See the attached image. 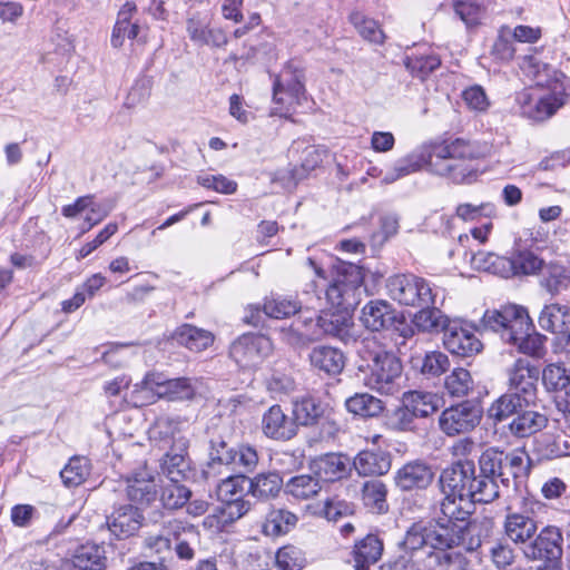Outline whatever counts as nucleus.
Instances as JSON below:
<instances>
[{
    "label": "nucleus",
    "mask_w": 570,
    "mask_h": 570,
    "mask_svg": "<svg viewBox=\"0 0 570 570\" xmlns=\"http://www.w3.org/2000/svg\"><path fill=\"white\" fill-rule=\"evenodd\" d=\"M301 309L296 299H288L282 296L266 299L263 305L264 315L271 318H286L295 315Z\"/></svg>",
    "instance_id": "nucleus-58"
},
{
    "label": "nucleus",
    "mask_w": 570,
    "mask_h": 570,
    "mask_svg": "<svg viewBox=\"0 0 570 570\" xmlns=\"http://www.w3.org/2000/svg\"><path fill=\"white\" fill-rule=\"evenodd\" d=\"M538 521L533 515L507 509L502 522L505 538L515 546L524 548L538 532Z\"/></svg>",
    "instance_id": "nucleus-22"
},
{
    "label": "nucleus",
    "mask_w": 570,
    "mask_h": 570,
    "mask_svg": "<svg viewBox=\"0 0 570 570\" xmlns=\"http://www.w3.org/2000/svg\"><path fill=\"white\" fill-rule=\"evenodd\" d=\"M298 517L285 508H273L265 517L262 531L268 537H279L291 532L297 524Z\"/></svg>",
    "instance_id": "nucleus-34"
},
{
    "label": "nucleus",
    "mask_w": 570,
    "mask_h": 570,
    "mask_svg": "<svg viewBox=\"0 0 570 570\" xmlns=\"http://www.w3.org/2000/svg\"><path fill=\"white\" fill-rule=\"evenodd\" d=\"M530 318L527 308L515 304L501 306L498 309H487L482 317L484 328L498 333L505 343L515 341V335L522 334V330Z\"/></svg>",
    "instance_id": "nucleus-12"
},
{
    "label": "nucleus",
    "mask_w": 570,
    "mask_h": 570,
    "mask_svg": "<svg viewBox=\"0 0 570 570\" xmlns=\"http://www.w3.org/2000/svg\"><path fill=\"white\" fill-rule=\"evenodd\" d=\"M89 473V460L85 456H73L61 470L60 476L66 487L75 488L83 483Z\"/></svg>",
    "instance_id": "nucleus-51"
},
{
    "label": "nucleus",
    "mask_w": 570,
    "mask_h": 570,
    "mask_svg": "<svg viewBox=\"0 0 570 570\" xmlns=\"http://www.w3.org/2000/svg\"><path fill=\"white\" fill-rule=\"evenodd\" d=\"M261 431L273 441L285 442L297 435L295 423L279 404L269 406L262 415Z\"/></svg>",
    "instance_id": "nucleus-21"
},
{
    "label": "nucleus",
    "mask_w": 570,
    "mask_h": 570,
    "mask_svg": "<svg viewBox=\"0 0 570 570\" xmlns=\"http://www.w3.org/2000/svg\"><path fill=\"white\" fill-rule=\"evenodd\" d=\"M168 379L163 373L150 372L145 377L134 385L130 394V402L134 406H140L149 399V393L164 396V389Z\"/></svg>",
    "instance_id": "nucleus-37"
},
{
    "label": "nucleus",
    "mask_w": 570,
    "mask_h": 570,
    "mask_svg": "<svg viewBox=\"0 0 570 570\" xmlns=\"http://www.w3.org/2000/svg\"><path fill=\"white\" fill-rule=\"evenodd\" d=\"M487 416L494 425L512 417L508 430L517 439L530 438L546 429L549 423L548 415L538 410V403L515 404L514 409H505L504 403H491Z\"/></svg>",
    "instance_id": "nucleus-6"
},
{
    "label": "nucleus",
    "mask_w": 570,
    "mask_h": 570,
    "mask_svg": "<svg viewBox=\"0 0 570 570\" xmlns=\"http://www.w3.org/2000/svg\"><path fill=\"white\" fill-rule=\"evenodd\" d=\"M208 461L203 470L204 476L220 473L223 466L239 468L240 471L252 473L255 471L259 456L256 448L243 443L234 446L232 435L227 426L212 428L207 430Z\"/></svg>",
    "instance_id": "nucleus-3"
},
{
    "label": "nucleus",
    "mask_w": 570,
    "mask_h": 570,
    "mask_svg": "<svg viewBox=\"0 0 570 570\" xmlns=\"http://www.w3.org/2000/svg\"><path fill=\"white\" fill-rule=\"evenodd\" d=\"M246 472L228 475L220 481L217 488L219 500L245 499L248 489V476Z\"/></svg>",
    "instance_id": "nucleus-52"
},
{
    "label": "nucleus",
    "mask_w": 570,
    "mask_h": 570,
    "mask_svg": "<svg viewBox=\"0 0 570 570\" xmlns=\"http://www.w3.org/2000/svg\"><path fill=\"white\" fill-rule=\"evenodd\" d=\"M320 483L321 480L315 474H299L285 483V491L296 499L307 500L320 492L322 489Z\"/></svg>",
    "instance_id": "nucleus-47"
},
{
    "label": "nucleus",
    "mask_w": 570,
    "mask_h": 570,
    "mask_svg": "<svg viewBox=\"0 0 570 570\" xmlns=\"http://www.w3.org/2000/svg\"><path fill=\"white\" fill-rule=\"evenodd\" d=\"M325 411L326 405L313 395H305L293 401L292 419L296 431L298 432V426L316 425L324 416Z\"/></svg>",
    "instance_id": "nucleus-27"
},
{
    "label": "nucleus",
    "mask_w": 570,
    "mask_h": 570,
    "mask_svg": "<svg viewBox=\"0 0 570 570\" xmlns=\"http://www.w3.org/2000/svg\"><path fill=\"white\" fill-rule=\"evenodd\" d=\"M471 264L478 271L488 272L503 278H509L513 271L508 257L484 250L473 254Z\"/></svg>",
    "instance_id": "nucleus-43"
},
{
    "label": "nucleus",
    "mask_w": 570,
    "mask_h": 570,
    "mask_svg": "<svg viewBox=\"0 0 570 570\" xmlns=\"http://www.w3.org/2000/svg\"><path fill=\"white\" fill-rule=\"evenodd\" d=\"M361 321L372 332L389 331L392 326V311L385 302L372 301L363 307Z\"/></svg>",
    "instance_id": "nucleus-38"
},
{
    "label": "nucleus",
    "mask_w": 570,
    "mask_h": 570,
    "mask_svg": "<svg viewBox=\"0 0 570 570\" xmlns=\"http://www.w3.org/2000/svg\"><path fill=\"white\" fill-rule=\"evenodd\" d=\"M381 337L385 338L381 334L375 335L367 344L370 354L367 360L371 362L368 385L381 394L390 395L392 394V354L389 343L382 342Z\"/></svg>",
    "instance_id": "nucleus-15"
},
{
    "label": "nucleus",
    "mask_w": 570,
    "mask_h": 570,
    "mask_svg": "<svg viewBox=\"0 0 570 570\" xmlns=\"http://www.w3.org/2000/svg\"><path fill=\"white\" fill-rule=\"evenodd\" d=\"M333 269L335 275L325 291L327 303L330 305L356 306L364 281L362 268L354 263L337 259Z\"/></svg>",
    "instance_id": "nucleus-11"
},
{
    "label": "nucleus",
    "mask_w": 570,
    "mask_h": 570,
    "mask_svg": "<svg viewBox=\"0 0 570 570\" xmlns=\"http://www.w3.org/2000/svg\"><path fill=\"white\" fill-rule=\"evenodd\" d=\"M433 479V471L430 465L421 460L404 464L399 469L394 481L402 490L424 489Z\"/></svg>",
    "instance_id": "nucleus-26"
},
{
    "label": "nucleus",
    "mask_w": 570,
    "mask_h": 570,
    "mask_svg": "<svg viewBox=\"0 0 570 570\" xmlns=\"http://www.w3.org/2000/svg\"><path fill=\"white\" fill-rule=\"evenodd\" d=\"M499 498V485L493 478L480 472H474L471 489L469 491L468 501L479 503H490Z\"/></svg>",
    "instance_id": "nucleus-44"
},
{
    "label": "nucleus",
    "mask_w": 570,
    "mask_h": 570,
    "mask_svg": "<svg viewBox=\"0 0 570 570\" xmlns=\"http://www.w3.org/2000/svg\"><path fill=\"white\" fill-rule=\"evenodd\" d=\"M222 507L219 508V515L223 523H232L240 518H243L246 513H248L252 509V503L247 499H234V500H220Z\"/></svg>",
    "instance_id": "nucleus-64"
},
{
    "label": "nucleus",
    "mask_w": 570,
    "mask_h": 570,
    "mask_svg": "<svg viewBox=\"0 0 570 570\" xmlns=\"http://www.w3.org/2000/svg\"><path fill=\"white\" fill-rule=\"evenodd\" d=\"M188 529L189 531L194 530L193 525H189L186 528L183 522L174 520L169 521L167 527L165 528L166 533L168 535H173L175 539V547L173 548L177 558L184 561H190L195 557V550L190 547V544L184 540H179V535L183 531H186Z\"/></svg>",
    "instance_id": "nucleus-61"
},
{
    "label": "nucleus",
    "mask_w": 570,
    "mask_h": 570,
    "mask_svg": "<svg viewBox=\"0 0 570 570\" xmlns=\"http://www.w3.org/2000/svg\"><path fill=\"white\" fill-rule=\"evenodd\" d=\"M512 265V273L510 277L520 275H535L540 271H543L546 264L542 258L535 255L531 250H515L510 257H508Z\"/></svg>",
    "instance_id": "nucleus-46"
},
{
    "label": "nucleus",
    "mask_w": 570,
    "mask_h": 570,
    "mask_svg": "<svg viewBox=\"0 0 570 570\" xmlns=\"http://www.w3.org/2000/svg\"><path fill=\"white\" fill-rule=\"evenodd\" d=\"M405 68L413 77L421 80L428 78L441 65V59L435 53H414L406 55L403 59Z\"/></svg>",
    "instance_id": "nucleus-45"
},
{
    "label": "nucleus",
    "mask_w": 570,
    "mask_h": 570,
    "mask_svg": "<svg viewBox=\"0 0 570 570\" xmlns=\"http://www.w3.org/2000/svg\"><path fill=\"white\" fill-rule=\"evenodd\" d=\"M515 49L513 39L509 28L503 27L500 29L497 39L494 40L490 55L498 61L508 62L513 59Z\"/></svg>",
    "instance_id": "nucleus-63"
},
{
    "label": "nucleus",
    "mask_w": 570,
    "mask_h": 570,
    "mask_svg": "<svg viewBox=\"0 0 570 570\" xmlns=\"http://www.w3.org/2000/svg\"><path fill=\"white\" fill-rule=\"evenodd\" d=\"M71 562L76 570H104L107 562L105 549L96 543L82 544L76 550Z\"/></svg>",
    "instance_id": "nucleus-39"
},
{
    "label": "nucleus",
    "mask_w": 570,
    "mask_h": 570,
    "mask_svg": "<svg viewBox=\"0 0 570 570\" xmlns=\"http://www.w3.org/2000/svg\"><path fill=\"white\" fill-rule=\"evenodd\" d=\"M173 340L189 351L200 352L213 344L214 335L212 332L195 325L183 324L174 331Z\"/></svg>",
    "instance_id": "nucleus-30"
},
{
    "label": "nucleus",
    "mask_w": 570,
    "mask_h": 570,
    "mask_svg": "<svg viewBox=\"0 0 570 570\" xmlns=\"http://www.w3.org/2000/svg\"><path fill=\"white\" fill-rule=\"evenodd\" d=\"M474 389V381L466 368L455 367L444 379V390L451 397H465Z\"/></svg>",
    "instance_id": "nucleus-48"
},
{
    "label": "nucleus",
    "mask_w": 570,
    "mask_h": 570,
    "mask_svg": "<svg viewBox=\"0 0 570 570\" xmlns=\"http://www.w3.org/2000/svg\"><path fill=\"white\" fill-rule=\"evenodd\" d=\"M470 508L466 499L445 495L431 520L435 528L433 538H439L448 548L476 551L490 538L493 523L487 518H472Z\"/></svg>",
    "instance_id": "nucleus-2"
},
{
    "label": "nucleus",
    "mask_w": 570,
    "mask_h": 570,
    "mask_svg": "<svg viewBox=\"0 0 570 570\" xmlns=\"http://www.w3.org/2000/svg\"><path fill=\"white\" fill-rule=\"evenodd\" d=\"M419 311L414 314H409L410 321H406L405 315L402 313L400 316L394 314V345L397 346V353L401 355L406 354L403 348L406 344L416 343L414 335L416 332L433 333L444 331L449 324V318L438 307V304H426L425 306H417Z\"/></svg>",
    "instance_id": "nucleus-5"
},
{
    "label": "nucleus",
    "mask_w": 570,
    "mask_h": 570,
    "mask_svg": "<svg viewBox=\"0 0 570 570\" xmlns=\"http://www.w3.org/2000/svg\"><path fill=\"white\" fill-rule=\"evenodd\" d=\"M523 558L529 562H541L535 570H561L563 556L562 530L552 524L544 525L530 542L521 548Z\"/></svg>",
    "instance_id": "nucleus-9"
},
{
    "label": "nucleus",
    "mask_w": 570,
    "mask_h": 570,
    "mask_svg": "<svg viewBox=\"0 0 570 570\" xmlns=\"http://www.w3.org/2000/svg\"><path fill=\"white\" fill-rule=\"evenodd\" d=\"M347 412L362 419L376 417L384 410L382 400L370 393H355L345 401Z\"/></svg>",
    "instance_id": "nucleus-42"
},
{
    "label": "nucleus",
    "mask_w": 570,
    "mask_h": 570,
    "mask_svg": "<svg viewBox=\"0 0 570 570\" xmlns=\"http://www.w3.org/2000/svg\"><path fill=\"white\" fill-rule=\"evenodd\" d=\"M324 309L316 320L305 318L303 322L306 331L302 333L307 340L316 341L322 336L340 338L344 343L354 342L356 336L352 332V313L355 306L331 305Z\"/></svg>",
    "instance_id": "nucleus-8"
},
{
    "label": "nucleus",
    "mask_w": 570,
    "mask_h": 570,
    "mask_svg": "<svg viewBox=\"0 0 570 570\" xmlns=\"http://www.w3.org/2000/svg\"><path fill=\"white\" fill-rule=\"evenodd\" d=\"M570 317L568 305L551 303L542 308L538 323L540 327L550 333H563L567 328V320Z\"/></svg>",
    "instance_id": "nucleus-41"
},
{
    "label": "nucleus",
    "mask_w": 570,
    "mask_h": 570,
    "mask_svg": "<svg viewBox=\"0 0 570 570\" xmlns=\"http://www.w3.org/2000/svg\"><path fill=\"white\" fill-rule=\"evenodd\" d=\"M476 468L471 460H459L445 468L440 475L441 490L445 495L463 498L468 500Z\"/></svg>",
    "instance_id": "nucleus-20"
},
{
    "label": "nucleus",
    "mask_w": 570,
    "mask_h": 570,
    "mask_svg": "<svg viewBox=\"0 0 570 570\" xmlns=\"http://www.w3.org/2000/svg\"><path fill=\"white\" fill-rule=\"evenodd\" d=\"M311 471L323 482H335L345 478L350 470V459L343 454L326 453L314 459Z\"/></svg>",
    "instance_id": "nucleus-25"
},
{
    "label": "nucleus",
    "mask_w": 570,
    "mask_h": 570,
    "mask_svg": "<svg viewBox=\"0 0 570 570\" xmlns=\"http://www.w3.org/2000/svg\"><path fill=\"white\" fill-rule=\"evenodd\" d=\"M509 390L495 399L492 403H504L505 409H514V405L537 404L539 368L527 358H518L507 371Z\"/></svg>",
    "instance_id": "nucleus-7"
},
{
    "label": "nucleus",
    "mask_w": 570,
    "mask_h": 570,
    "mask_svg": "<svg viewBox=\"0 0 570 570\" xmlns=\"http://www.w3.org/2000/svg\"><path fill=\"white\" fill-rule=\"evenodd\" d=\"M440 289L414 274L394 276V301L400 305L417 307L438 304Z\"/></svg>",
    "instance_id": "nucleus-13"
},
{
    "label": "nucleus",
    "mask_w": 570,
    "mask_h": 570,
    "mask_svg": "<svg viewBox=\"0 0 570 570\" xmlns=\"http://www.w3.org/2000/svg\"><path fill=\"white\" fill-rule=\"evenodd\" d=\"M305 69L297 59L288 60L273 85V100L279 107L272 115L286 116L289 107L305 98Z\"/></svg>",
    "instance_id": "nucleus-10"
},
{
    "label": "nucleus",
    "mask_w": 570,
    "mask_h": 570,
    "mask_svg": "<svg viewBox=\"0 0 570 570\" xmlns=\"http://www.w3.org/2000/svg\"><path fill=\"white\" fill-rule=\"evenodd\" d=\"M311 365L328 375L340 374L345 366L344 355L332 346H316L309 353Z\"/></svg>",
    "instance_id": "nucleus-32"
},
{
    "label": "nucleus",
    "mask_w": 570,
    "mask_h": 570,
    "mask_svg": "<svg viewBox=\"0 0 570 570\" xmlns=\"http://www.w3.org/2000/svg\"><path fill=\"white\" fill-rule=\"evenodd\" d=\"M433 530L435 528L431 521L428 524L415 523L406 531L404 540L400 542V547L411 551L417 550L423 546L432 549L448 548L439 538H433Z\"/></svg>",
    "instance_id": "nucleus-33"
},
{
    "label": "nucleus",
    "mask_w": 570,
    "mask_h": 570,
    "mask_svg": "<svg viewBox=\"0 0 570 570\" xmlns=\"http://www.w3.org/2000/svg\"><path fill=\"white\" fill-rule=\"evenodd\" d=\"M327 155V150L321 146H307L302 153V163L299 167L291 170L293 180L296 183L307 177L308 173L317 168Z\"/></svg>",
    "instance_id": "nucleus-50"
},
{
    "label": "nucleus",
    "mask_w": 570,
    "mask_h": 570,
    "mask_svg": "<svg viewBox=\"0 0 570 570\" xmlns=\"http://www.w3.org/2000/svg\"><path fill=\"white\" fill-rule=\"evenodd\" d=\"M459 548L435 549L432 554L436 570H468V558L458 550Z\"/></svg>",
    "instance_id": "nucleus-53"
},
{
    "label": "nucleus",
    "mask_w": 570,
    "mask_h": 570,
    "mask_svg": "<svg viewBox=\"0 0 570 570\" xmlns=\"http://www.w3.org/2000/svg\"><path fill=\"white\" fill-rule=\"evenodd\" d=\"M159 470L170 482L196 481L197 469L188 456V441L185 438L175 440L161 456Z\"/></svg>",
    "instance_id": "nucleus-16"
},
{
    "label": "nucleus",
    "mask_w": 570,
    "mask_h": 570,
    "mask_svg": "<svg viewBox=\"0 0 570 570\" xmlns=\"http://www.w3.org/2000/svg\"><path fill=\"white\" fill-rule=\"evenodd\" d=\"M547 336L538 333L534 330L531 317L528 320L522 334L515 335V341L509 344L517 347L518 352L540 358L546 353Z\"/></svg>",
    "instance_id": "nucleus-31"
},
{
    "label": "nucleus",
    "mask_w": 570,
    "mask_h": 570,
    "mask_svg": "<svg viewBox=\"0 0 570 570\" xmlns=\"http://www.w3.org/2000/svg\"><path fill=\"white\" fill-rule=\"evenodd\" d=\"M452 7L468 28L479 26L485 13V7L476 0H454Z\"/></svg>",
    "instance_id": "nucleus-55"
},
{
    "label": "nucleus",
    "mask_w": 570,
    "mask_h": 570,
    "mask_svg": "<svg viewBox=\"0 0 570 570\" xmlns=\"http://www.w3.org/2000/svg\"><path fill=\"white\" fill-rule=\"evenodd\" d=\"M145 517L139 507L131 503L114 505L110 514L106 517V525L118 540L134 537L142 527Z\"/></svg>",
    "instance_id": "nucleus-19"
},
{
    "label": "nucleus",
    "mask_w": 570,
    "mask_h": 570,
    "mask_svg": "<svg viewBox=\"0 0 570 570\" xmlns=\"http://www.w3.org/2000/svg\"><path fill=\"white\" fill-rule=\"evenodd\" d=\"M540 284L551 295L569 291L570 268L559 263L547 264L542 271Z\"/></svg>",
    "instance_id": "nucleus-40"
},
{
    "label": "nucleus",
    "mask_w": 570,
    "mask_h": 570,
    "mask_svg": "<svg viewBox=\"0 0 570 570\" xmlns=\"http://www.w3.org/2000/svg\"><path fill=\"white\" fill-rule=\"evenodd\" d=\"M443 345L452 355L471 357L483 348L474 330L462 321H449L443 334Z\"/></svg>",
    "instance_id": "nucleus-18"
},
{
    "label": "nucleus",
    "mask_w": 570,
    "mask_h": 570,
    "mask_svg": "<svg viewBox=\"0 0 570 570\" xmlns=\"http://www.w3.org/2000/svg\"><path fill=\"white\" fill-rule=\"evenodd\" d=\"M392 465L389 453L361 451L353 461V466L360 475L385 474Z\"/></svg>",
    "instance_id": "nucleus-36"
},
{
    "label": "nucleus",
    "mask_w": 570,
    "mask_h": 570,
    "mask_svg": "<svg viewBox=\"0 0 570 570\" xmlns=\"http://www.w3.org/2000/svg\"><path fill=\"white\" fill-rule=\"evenodd\" d=\"M190 495L191 491L187 487L180 482H171L163 488L158 498L165 509L177 510L188 502Z\"/></svg>",
    "instance_id": "nucleus-57"
},
{
    "label": "nucleus",
    "mask_w": 570,
    "mask_h": 570,
    "mask_svg": "<svg viewBox=\"0 0 570 570\" xmlns=\"http://www.w3.org/2000/svg\"><path fill=\"white\" fill-rule=\"evenodd\" d=\"M540 453L548 460L570 455V436L567 434H558L544 438Z\"/></svg>",
    "instance_id": "nucleus-62"
},
{
    "label": "nucleus",
    "mask_w": 570,
    "mask_h": 570,
    "mask_svg": "<svg viewBox=\"0 0 570 570\" xmlns=\"http://www.w3.org/2000/svg\"><path fill=\"white\" fill-rule=\"evenodd\" d=\"M511 543L507 538H501L490 544L488 557L498 570H509L508 568L514 564L518 554Z\"/></svg>",
    "instance_id": "nucleus-49"
},
{
    "label": "nucleus",
    "mask_w": 570,
    "mask_h": 570,
    "mask_svg": "<svg viewBox=\"0 0 570 570\" xmlns=\"http://www.w3.org/2000/svg\"><path fill=\"white\" fill-rule=\"evenodd\" d=\"M500 474L502 483L509 482L510 478L519 479L527 476L530 471V458L523 450H513L510 452L502 451V462Z\"/></svg>",
    "instance_id": "nucleus-35"
},
{
    "label": "nucleus",
    "mask_w": 570,
    "mask_h": 570,
    "mask_svg": "<svg viewBox=\"0 0 570 570\" xmlns=\"http://www.w3.org/2000/svg\"><path fill=\"white\" fill-rule=\"evenodd\" d=\"M275 559L278 570H302L306 564V558L302 549L292 544L279 548Z\"/></svg>",
    "instance_id": "nucleus-60"
},
{
    "label": "nucleus",
    "mask_w": 570,
    "mask_h": 570,
    "mask_svg": "<svg viewBox=\"0 0 570 570\" xmlns=\"http://www.w3.org/2000/svg\"><path fill=\"white\" fill-rule=\"evenodd\" d=\"M382 552L383 542L379 537L367 534L355 543L347 562L353 564L354 570H370L380 560Z\"/></svg>",
    "instance_id": "nucleus-28"
},
{
    "label": "nucleus",
    "mask_w": 570,
    "mask_h": 570,
    "mask_svg": "<svg viewBox=\"0 0 570 570\" xmlns=\"http://www.w3.org/2000/svg\"><path fill=\"white\" fill-rule=\"evenodd\" d=\"M284 485L283 478L277 471H266L248 476L247 494L266 501L278 495Z\"/></svg>",
    "instance_id": "nucleus-29"
},
{
    "label": "nucleus",
    "mask_w": 570,
    "mask_h": 570,
    "mask_svg": "<svg viewBox=\"0 0 570 570\" xmlns=\"http://www.w3.org/2000/svg\"><path fill=\"white\" fill-rule=\"evenodd\" d=\"M548 91L538 92L523 89L515 95V104L520 115L533 121H544L552 117L570 95V81L561 72H554L552 80L547 82Z\"/></svg>",
    "instance_id": "nucleus-4"
},
{
    "label": "nucleus",
    "mask_w": 570,
    "mask_h": 570,
    "mask_svg": "<svg viewBox=\"0 0 570 570\" xmlns=\"http://www.w3.org/2000/svg\"><path fill=\"white\" fill-rule=\"evenodd\" d=\"M483 409L472 401H463L452 405L439 415V428L448 436H456L470 433L480 423Z\"/></svg>",
    "instance_id": "nucleus-14"
},
{
    "label": "nucleus",
    "mask_w": 570,
    "mask_h": 570,
    "mask_svg": "<svg viewBox=\"0 0 570 570\" xmlns=\"http://www.w3.org/2000/svg\"><path fill=\"white\" fill-rule=\"evenodd\" d=\"M350 21L362 38L374 43L383 42L385 36L375 20L366 18L361 12H352Z\"/></svg>",
    "instance_id": "nucleus-59"
},
{
    "label": "nucleus",
    "mask_w": 570,
    "mask_h": 570,
    "mask_svg": "<svg viewBox=\"0 0 570 570\" xmlns=\"http://www.w3.org/2000/svg\"><path fill=\"white\" fill-rule=\"evenodd\" d=\"M272 351V342L263 334L245 333L229 346V356L239 367L252 368L261 364Z\"/></svg>",
    "instance_id": "nucleus-17"
},
{
    "label": "nucleus",
    "mask_w": 570,
    "mask_h": 570,
    "mask_svg": "<svg viewBox=\"0 0 570 570\" xmlns=\"http://www.w3.org/2000/svg\"><path fill=\"white\" fill-rule=\"evenodd\" d=\"M403 362H407L413 368L420 370L428 377H438L444 374L451 366L449 357L440 351L426 352L422 357L400 354L397 357L394 355V376H396V363L399 368H401Z\"/></svg>",
    "instance_id": "nucleus-24"
},
{
    "label": "nucleus",
    "mask_w": 570,
    "mask_h": 570,
    "mask_svg": "<svg viewBox=\"0 0 570 570\" xmlns=\"http://www.w3.org/2000/svg\"><path fill=\"white\" fill-rule=\"evenodd\" d=\"M542 382L548 392L567 391L570 386V371L560 364H549L543 368Z\"/></svg>",
    "instance_id": "nucleus-56"
},
{
    "label": "nucleus",
    "mask_w": 570,
    "mask_h": 570,
    "mask_svg": "<svg viewBox=\"0 0 570 570\" xmlns=\"http://www.w3.org/2000/svg\"><path fill=\"white\" fill-rule=\"evenodd\" d=\"M432 395L419 391H409L403 394L401 406L420 417L432 414L435 410L431 402Z\"/></svg>",
    "instance_id": "nucleus-54"
},
{
    "label": "nucleus",
    "mask_w": 570,
    "mask_h": 570,
    "mask_svg": "<svg viewBox=\"0 0 570 570\" xmlns=\"http://www.w3.org/2000/svg\"><path fill=\"white\" fill-rule=\"evenodd\" d=\"M475 157L476 149L469 140L463 138L444 139L399 159L394 166V180L426 167L431 174L461 184L472 173L465 165V160Z\"/></svg>",
    "instance_id": "nucleus-1"
},
{
    "label": "nucleus",
    "mask_w": 570,
    "mask_h": 570,
    "mask_svg": "<svg viewBox=\"0 0 570 570\" xmlns=\"http://www.w3.org/2000/svg\"><path fill=\"white\" fill-rule=\"evenodd\" d=\"M126 493L131 504L140 510L151 507L159 497L156 479L147 471L135 472L127 478Z\"/></svg>",
    "instance_id": "nucleus-23"
}]
</instances>
